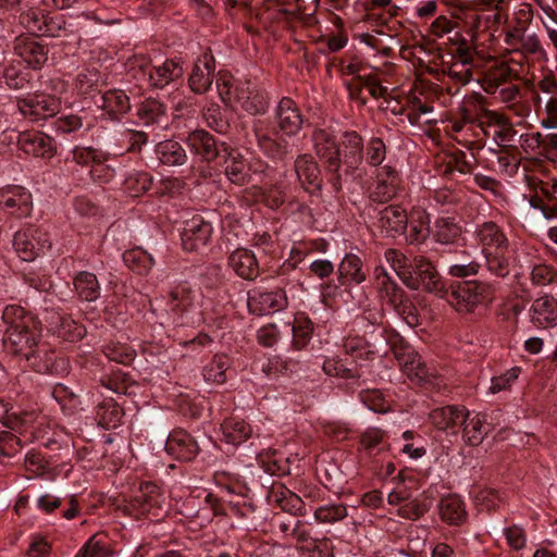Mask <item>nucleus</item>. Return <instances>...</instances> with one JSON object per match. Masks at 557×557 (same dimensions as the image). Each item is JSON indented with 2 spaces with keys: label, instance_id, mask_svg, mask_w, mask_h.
Segmentation results:
<instances>
[{
  "label": "nucleus",
  "instance_id": "c9c22d12",
  "mask_svg": "<svg viewBox=\"0 0 557 557\" xmlns=\"http://www.w3.org/2000/svg\"><path fill=\"white\" fill-rule=\"evenodd\" d=\"M123 260L129 270L140 275L147 274L154 264L153 258L139 247L126 250Z\"/></svg>",
  "mask_w": 557,
  "mask_h": 557
},
{
  "label": "nucleus",
  "instance_id": "aec40b11",
  "mask_svg": "<svg viewBox=\"0 0 557 557\" xmlns=\"http://www.w3.org/2000/svg\"><path fill=\"white\" fill-rule=\"evenodd\" d=\"M186 144L194 153L206 161H212L223 152L222 144L219 146L213 136L203 129L189 133Z\"/></svg>",
  "mask_w": 557,
  "mask_h": 557
},
{
  "label": "nucleus",
  "instance_id": "4468645a",
  "mask_svg": "<svg viewBox=\"0 0 557 557\" xmlns=\"http://www.w3.org/2000/svg\"><path fill=\"white\" fill-rule=\"evenodd\" d=\"M214 69L215 62L211 53L205 52L200 55L196 60L188 77V86L190 90L198 95L206 94L212 84V74Z\"/></svg>",
  "mask_w": 557,
  "mask_h": 557
},
{
  "label": "nucleus",
  "instance_id": "39448f33",
  "mask_svg": "<svg viewBox=\"0 0 557 557\" xmlns=\"http://www.w3.org/2000/svg\"><path fill=\"white\" fill-rule=\"evenodd\" d=\"M311 140L317 156L324 161L326 171L334 174L332 180L334 189L339 190L342 185L338 171L342 160L341 149L337 145L334 133L326 128H315L312 133Z\"/></svg>",
  "mask_w": 557,
  "mask_h": 557
},
{
  "label": "nucleus",
  "instance_id": "6e6d98bb",
  "mask_svg": "<svg viewBox=\"0 0 557 557\" xmlns=\"http://www.w3.org/2000/svg\"><path fill=\"white\" fill-rule=\"evenodd\" d=\"M346 355L351 356L354 359H360L369 355L368 345L366 341L359 336H348L343 343Z\"/></svg>",
  "mask_w": 557,
  "mask_h": 557
},
{
  "label": "nucleus",
  "instance_id": "f704fd0d",
  "mask_svg": "<svg viewBox=\"0 0 557 557\" xmlns=\"http://www.w3.org/2000/svg\"><path fill=\"white\" fill-rule=\"evenodd\" d=\"M78 297L85 301H95L100 295V285L94 273L83 271L74 278Z\"/></svg>",
  "mask_w": 557,
  "mask_h": 557
},
{
  "label": "nucleus",
  "instance_id": "0e129e2a",
  "mask_svg": "<svg viewBox=\"0 0 557 557\" xmlns=\"http://www.w3.org/2000/svg\"><path fill=\"white\" fill-rule=\"evenodd\" d=\"M100 75L96 70H84L76 77V87L79 92L87 94L98 86Z\"/></svg>",
  "mask_w": 557,
  "mask_h": 557
},
{
  "label": "nucleus",
  "instance_id": "603ef678",
  "mask_svg": "<svg viewBox=\"0 0 557 557\" xmlns=\"http://www.w3.org/2000/svg\"><path fill=\"white\" fill-rule=\"evenodd\" d=\"M386 157V147L384 141L379 137L369 140L366 149V161L372 166L380 165Z\"/></svg>",
  "mask_w": 557,
  "mask_h": 557
},
{
  "label": "nucleus",
  "instance_id": "338daca9",
  "mask_svg": "<svg viewBox=\"0 0 557 557\" xmlns=\"http://www.w3.org/2000/svg\"><path fill=\"white\" fill-rule=\"evenodd\" d=\"M147 140V134L141 131L127 129L123 133V141L128 145L127 151L129 152H139Z\"/></svg>",
  "mask_w": 557,
  "mask_h": 557
},
{
  "label": "nucleus",
  "instance_id": "680f3d73",
  "mask_svg": "<svg viewBox=\"0 0 557 557\" xmlns=\"http://www.w3.org/2000/svg\"><path fill=\"white\" fill-rule=\"evenodd\" d=\"M109 550L106 545L91 536L85 545L78 550L75 557H108Z\"/></svg>",
  "mask_w": 557,
  "mask_h": 557
},
{
  "label": "nucleus",
  "instance_id": "72a5a7b5",
  "mask_svg": "<svg viewBox=\"0 0 557 557\" xmlns=\"http://www.w3.org/2000/svg\"><path fill=\"white\" fill-rule=\"evenodd\" d=\"M156 153L160 162L166 165H182L187 159L184 148L175 140L159 143L156 147Z\"/></svg>",
  "mask_w": 557,
  "mask_h": 557
},
{
  "label": "nucleus",
  "instance_id": "37998d69",
  "mask_svg": "<svg viewBox=\"0 0 557 557\" xmlns=\"http://www.w3.org/2000/svg\"><path fill=\"white\" fill-rule=\"evenodd\" d=\"M165 113L164 106L156 99H146L137 110L138 117L146 124L158 123Z\"/></svg>",
  "mask_w": 557,
  "mask_h": 557
},
{
  "label": "nucleus",
  "instance_id": "393cba45",
  "mask_svg": "<svg viewBox=\"0 0 557 557\" xmlns=\"http://www.w3.org/2000/svg\"><path fill=\"white\" fill-rule=\"evenodd\" d=\"M222 154L225 161V174L232 183L243 185L248 177V168L243 156L234 149L222 144Z\"/></svg>",
  "mask_w": 557,
  "mask_h": 557
},
{
  "label": "nucleus",
  "instance_id": "f257e3e1",
  "mask_svg": "<svg viewBox=\"0 0 557 557\" xmlns=\"http://www.w3.org/2000/svg\"><path fill=\"white\" fill-rule=\"evenodd\" d=\"M2 319L8 325L3 338L5 349L25 358L37 372L51 371L54 350L40 339L36 319L20 306H8Z\"/></svg>",
  "mask_w": 557,
  "mask_h": 557
},
{
  "label": "nucleus",
  "instance_id": "052dcab7",
  "mask_svg": "<svg viewBox=\"0 0 557 557\" xmlns=\"http://www.w3.org/2000/svg\"><path fill=\"white\" fill-rule=\"evenodd\" d=\"M42 35L50 37H60L67 34L66 21L63 15H47Z\"/></svg>",
  "mask_w": 557,
  "mask_h": 557
},
{
  "label": "nucleus",
  "instance_id": "4c0bfd02",
  "mask_svg": "<svg viewBox=\"0 0 557 557\" xmlns=\"http://www.w3.org/2000/svg\"><path fill=\"white\" fill-rule=\"evenodd\" d=\"M480 269V262L473 259L470 252L463 250L460 258L449 264L448 274L453 277L465 278L476 275Z\"/></svg>",
  "mask_w": 557,
  "mask_h": 557
},
{
  "label": "nucleus",
  "instance_id": "a18cd8bd",
  "mask_svg": "<svg viewBox=\"0 0 557 557\" xmlns=\"http://www.w3.org/2000/svg\"><path fill=\"white\" fill-rule=\"evenodd\" d=\"M216 89L224 104L233 110H236V85H234L232 76L227 74H220L219 78L216 79Z\"/></svg>",
  "mask_w": 557,
  "mask_h": 557
},
{
  "label": "nucleus",
  "instance_id": "c756f323",
  "mask_svg": "<svg viewBox=\"0 0 557 557\" xmlns=\"http://www.w3.org/2000/svg\"><path fill=\"white\" fill-rule=\"evenodd\" d=\"M384 257L405 285L408 287H417L418 283L413 277L412 271L413 261L410 262L409 259L397 249H387Z\"/></svg>",
  "mask_w": 557,
  "mask_h": 557
},
{
  "label": "nucleus",
  "instance_id": "1a4fd4ad",
  "mask_svg": "<svg viewBox=\"0 0 557 557\" xmlns=\"http://www.w3.org/2000/svg\"><path fill=\"white\" fill-rule=\"evenodd\" d=\"M248 309L252 314L265 315L283 310L287 306L284 290L262 292L253 289L248 294Z\"/></svg>",
  "mask_w": 557,
  "mask_h": 557
},
{
  "label": "nucleus",
  "instance_id": "20e7f679",
  "mask_svg": "<svg viewBox=\"0 0 557 557\" xmlns=\"http://www.w3.org/2000/svg\"><path fill=\"white\" fill-rule=\"evenodd\" d=\"M495 299V287L487 282L471 281L458 284L450 293L449 302L459 313H472Z\"/></svg>",
  "mask_w": 557,
  "mask_h": 557
},
{
  "label": "nucleus",
  "instance_id": "4be33fe9",
  "mask_svg": "<svg viewBox=\"0 0 557 557\" xmlns=\"http://www.w3.org/2000/svg\"><path fill=\"white\" fill-rule=\"evenodd\" d=\"M298 180L307 190H318L322 186L321 171L312 156L305 153L295 160Z\"/></svg>",
  "mask_w": 557,
  "mask_h": 557
},
{
  "label": "nucleus",
  "instance_id": "ddd939ff",
  "mask_svg": "<svg viewBox=\"0 0 557 557\" xmlns=\"http://www.w3.org/2000/svg\"><path fill=\"white\" fill-rule=\"evenodd\" d=\"M236 97L237 108H240L248 114H263L268 110L269 100L267 94L249 83L236 85Z\"/></svg>",
  "mask_w": 557,
  "mask_h": 557
},
{
  "label": "nucleus",
  "instance_id": "bb28decb",
  "mask_svg": "<svg viewBox=\"0 0 557 557\" xmlns=\"http://www.w3.org/2000/svg\"><path fill=\"white\" fill-rule=\"evenodd\" d=\"M483 116L488 126L495 125L498 127L495 137L500 146H510L515 141L517 131L505 114L493 110H485Z\"/></svg>",
  "mask_w": 557,
  "mask_h": 557
},
{
  "label": "nucleus",
  "instance_id": "c03bdc74",
  "mask_svg": "<svg viewBox=\"0 0 557 557\" xmlns=\"http://www.w3.org/2000/svg\"><path fill=\"white\" fill-rule=\"evenodd\" d=\"M106 357L114 362L129 364L136 357V350L128 345L121 343H110L103 347Z\"/></svg>",
  "mask_w": 557,
  "mask_h": 557
},
{
  "label": "nucleus",
  "instance_id": "69168bd1",
  "mask_svg": "<svg viewBox=\"0 0 557 557\" xmlns=\"http://www.w3.org/2000/svg\"><path fill=\"white\" fill-rule=\"evenodd\" d=\"M469 411L463 406L447 405L434 408L430 418H468Z\"/></svg>",
  "mask_w": 557,
  "mask_h": 557
},
{
  "label": "nucleus",
  "instance_id": "423d86ee",
  "mask_svg": "<svg viewBox=\"0 0 557 557\" xmlns=\"http://www.w3.org/2000/svg\"><path fill=\"white\" fill-rule=\"evenodd\" d=\"M393 352L401 371L409 380L418 384L438 386L437 376L433 370L426 367L421 356L409 345H395Z\"/></svg>",
  "mask_w": 557,
  "mask_h": 557
},
{
  "label": "nucleus",
  "instance_id": "3c124183",
  "mask_svg": "<svg viewBox=\"0 0 557 557\" xmlns=\"http://www.w3.org/2000/svg\"><path fill=\"white\" fill-rule=\"evenodd\" d=\"M48 14H45L40 10L30 9L21 14V23L30 33L41 34L45 28V23Z\"/></svg>",
  "mask_w": 557,
  "mask_h": 557
},
{
  "label": "nucleus",
  "instance_id": "79ce46f5",
  "mask_svg": "<svg viewBox=\"0 0 557 557\" xmlns=\"http://www.w3.org/2000/svg\"><path fill=\"white\" fill-rule=\"evenodd\" d=\"M529 277L532 286L544 287L557 283V271L546 263H536L530 268Z\"/></svg>",
  "mask_w": 557,
  "mask_h": 557
},
{
  "label": "nucleus",
  "instance_id": "cd10ccee",
  "mask_svg": "<svg viewBox=\"0 0 557 557\" xmlns=\"http://www.w3.org/2000/svg\"><path fill=\"white\" fill-rule=\"evenodd\" d=\"M438 512L441 518L449 524H460L467 517L465 503L456 494L442 497L438 504Z\"/></svg>",
  "mask_w": 557,
  "mask_h": 557
},
{
  "label": "nucleus",
  "instance_id": "6ab92c4d",
  "mask_svg": "<svg viewBox=\"0 0 557 557\" xmlns=\"http://www.w3.org/2000/svg\"><path fill=\"white\" fill-rule=\"evenodd\" d=\"M253 129L258 147L267 156L273 159H281L288 153V143L284 138L277 137L275 132L267 129L262 122L256 123Z\"/></svg>",
  "mask_w": 557,
  "mask_h": 557
},
{
  "label": "nucleus",
  "instance_id": "5701e85b",
  "mask_svg": "<svg viewBox=\"0 0 557 557\" xmlns=\"http://www.w3.org/2000/svg\"><path fill=\"white\" fill-rule=\"evenodd\" d=\"M183 73L182 63L177 60L169 59L159 65L152 66V71H149V82L156 88H163L181 78Z\"/></svg>",
  "mask_w": 557,
  "mask_h": 557
},
{
  "label": "nucleus",
  "instance_id": "49530a36",
  "mask_svg": "<svg viewBox=\"0 0 557 557\" xmlns=\"http://www.w3.org/2000/svg\"><path fill=\"white\" fill-rule=\"evenodd\" d=\"M312 334V323L307 318H297L293 325V346L301 350L304 349Z\"/></svg>",
  "mask_w": 557,
  "mask_h": 557
},
{
  "label": "nucleus",
  "instance_id": "ea45409f",
  "mask_svg": "<svg viewBox=\"0 0 557 557\" xmlns=\"http://www.w3.org/2000/svg\"><path fill=\"white\" fill-rule=\"evenodd\" d=\"M230 367V359L225 355H215L203 368V377L207 382L223 384L226 382V370Z\"/></svg>",
  "mask_w": 557,
  "mask_h": 557
},
{
  "label": "nucleus",
  "instance_id": "58836bf2",
  "mask_svg": "<svg viewBox=\"0 0 557 557\" xmlns=\"http://www.w3.org/2000/svg\"><path fill=\"white\" fill-rule=\"evenodd\" d=\"M101 99L103 110L112 116L126 113L131 108L129 99L122 90L106 91Z\"/></svg>",
  "mask_w": 557,
  "mask_h": 557
},
{
  "label": "nucleus",
  "instance_id": "09e8293b",
  "mask_svg": "<svg viewBox=\"0 0 557 557\" xmlns=\"http://www.w3.org/2000/svg\"><path fill=\"white\" fill-rule=\"evenodd\" d=\"M361 401L374 413H386L389 409L388 401L377 389L363 391L360 394Z\"/></svg>",
  "mask_w": 557,
  "mask_h": 557
},
{
  "label": "nucleus",
  "instance_id": "9d476101",
  "mask_svg": "<svg viewBox=\"0 0 557 557\" xmlns=\"http://www.w3.org/2000/svg\"><path fill=\"white\" fill-rule=\"evenodd\" d=\"M400 186L398 172L391 165L380 168L370 191V198L376 202H387L397 195Z\"/></svg>",
  "mask_w": 557,
  "mask_h": 557
},
{
  "label": "nucleus",
  "instance_id": "de8ad7c7",
  "mask_svg": "<svg viewBox=\"0 0 557 557\" xmlns=\"http://www.w3.org/2000/svg\"><path fill=\"white\" fill-rule=\"evenodd\" d=\"M463 437L470 445L480 444L487 433V425L482 420H462Z\"/></svg>",
  "mask_w": 557,
  "mask_h": 557
},
{
  "label": "nucleus",
  "instance_id": "9b49d317",
  "mask_svg": "<svg viewBox=\"0 0 557 557\" xmlns=\"http://www.w3.org/2000/svg\"><path fill=\"white\" fill-rule=\"evenodd\" d=\"M0 208L17 218L27 216L32 211V195L22 186L1 188Z\"/></svg>",
  "mask_w": 557,
  "mask_h": 557
},
{
  "label": "nucleus",
  "instance_id": "6e6552de",
  "mask_svg": "<svg viewBox=\"0 0 557 557\" xmlns=\"http://www.w3.org/2000/svg\"><path fill=\"white\" fill-rule=\"evenodd\" d=\"M60 100L51 95L37 94L17 100L18 111L32 121L47 119L60 111Z\"/></svg>",
  "mask_w": 557,
  "mask_h": 557
},
{
  "label": "nucleus",
  "instance_id": "8fccbe9b",
  "mask_svg": "<svg viewBox=\"0 0 557 557\" xmlns=\"http://www.w3.org/2000/svg\"><path fill=\"white\" fill-rule=\"evenodd\" d=\"M151 180L147 173L140 172L129 175L124 186L126 191L133 196L138 197L150 188Z\"/></svg>",
  "mask_w": 557,
  "mask_h": 557
},
{
  "label": "nucleus",
  "instance_id": "13d9d810",
  "mask_svg": "<svg viewBox=\"0 0 557 557\" xmlns=\"http://www.w3.org/2000/svg\"><path fill=\"white\" fill-rule=\"evenodd\" d=\"M323 371L329 376H335V377H352L355 376V370L351 368H348L342 360L332 358L326 359L323 362Z\"/></svg>",
  "mask_w": 557,
  "mask_h": 557
},
{
  "label": "nucleus",
  "instance_id": "7c9ffc66",
  "mask_svg": "<svg viewBox=\"0 0 557 557\" xmlns=\"http://www.w3.org/2000/svg\"><path fill=\"white\" fill-rule=\"evenodd\" d=\"M343 162L350 169H356L362 160V138L356 132H346L342 141Z\"/></svg>",
  "mask_w": 557,
  "mask_h": 557
},
{
  "label": "nucleus",
  "instance_id": "a211bd4d",
  "mask_svg": "<svg viewBox=\"0 0 557 557\" xmlns=\"http://www.w3.org/2000/svg\"><path fill=\"white\" fill-rule=\"evenodd\" d=\"M413 277L418 285L411 289H423L431 293L442 292L444 284L435 267L424 257H416L412 264Z\"/></svg>",
  "mask_w": 557,
  "mask_h": 557
},
{
  "label": "nucleus",
  "instance_id": "a878e982",
  "mask_svg": "<svg viewBox=\"0 0 557 557\" xmlns=\"http://www.w3.org/2000/svg\"><path fill=\"white\" fill-rule=\"evenodd\" d=\"M50 320L52 332L63 341L77 342L82 339L86 333L85 327L71 317L53 313Z\"/></svg>",
  "mask_w": 557,
  "mask_h": 557
},
{
  "label": "nucleus",
  "instance_id": "4d7b16f0",
  "mask_svg": "<svg viewBox=\"0 0 557 557\" xmlns=\"http://www.w3.org/2000/svg\"><path fill=\"white\" fill-rule=\"evenodd\" d=\"M424 214L420 213L419 220H411L407 239L410 244L420 243L429 236V222L424 221Z\"/></svg>",
  "mask_w": 557,
  "mask_h": 557
},
{
  "label": "nucleus",
  "instance_id": "b1692460",
  "mask_svg": "<svg viewBox=\"0 0 557 557\" xmlns=\"http://www.w3.org/2000/svg\"><path fill=\"white\" fill-rule=\"evenodd\" d=\"M228 263L236 274L245 280H255L259 275L256 256L248 249H236L228 258Z\"/></svg>",
  "mask_w": 557,
  "mask_h": 557
},
{
  "label": "nucleus",
  "instance_id": "0eeeda50",
  "mask_svg": "<svg viewBox=\"0 0 557 557\" xmlns=\"http://www.w3.org/2000/svg\"><path fill=\"white\" fill-rule=\"evenodd\" d=\"M13 246L24 261H33L51 247L49 234L37 226H28L14 235Z\"/></svg>",
  "mask_w": 557,
  "mask_h": 557
},
{
  "label": "nucleus",
  "instance_id": "f3484780",
  "mask_svg": "<svg viewBox=\"0 0 557 557\" xmlns=\"http://www.w3.org/2000/svg\"><path fill=\"white\" fill-rule=\"evenodd\" d=\"M15 53L33 69H40L48 60V49L36 38L21 36L14 42Z\"/></svg>",
  "mask_w": 557,
  "mask_h": 557
},
{
  "label": "nucleus",
  "instance_id": "dca6fc26",
  "mask_svg": "<svg viewBox=\"0 0 557 557\" xmlns=\"http://www.w3.org/2000/svg\"><path fill=\"white\" fill-rule=\"evenodd\" d=\"M275 117L278 129L287 136L296 135L302 127V114L296 102L290 98L281 99Z\"/></svg>",
  "mask_w": 557,
  "mask_h": 557
},
{
  "label": "nucleus",
  "instance_id": "774afa93",
  "mask_svg": "<svg viewBox=\"0 0 557 557\" xmlns=\"http://www.w3.org/2000/svg\"><path fill=\"white\" fill-rule=\"evenodd\" d=\"M545 117L542 119L541 125L544 128H557V98H547L544 107Z\"/></svg>",
  "mask_w": 557,
  "mask_h": 557
},
{
  "label": "nucleus",
  "instance_id": "473e14b6",
  "mask_svg": "<svg viewBox=\"0 0 557 557\" xmlns=\"http://www.w3.org/2000/svg\"><path fill=\"white\" fill-rule=\"evenodd\" d=\"M20 144L26 153L35 157L51 158L53 156L50 138L41 134L23 135Z\"/></svg>",
  "mask_w": 557,
  "mask_h": 557
},
{
  "label": "nucleus",
  "instance_id": "c85d7f7f",
  "mask_svg": "<svg viewBox=\"0 0 557 557\" xmlns=\"http://www.w3.org/2000/svg\"><path fill=\"white\" fill-rule=\"evenodd\" d=\"M367 273L361 259L352 253L346 255L338 267V281L342 285L360 284L366 281Z\"/></svg>",
  "mask_w": 557,
  "mask_h": 557
},
{
  "label": "nucleus",
  "instance_id": "e2e57ef3",
  "mask_svg": "<svg viewBox=\"0 0 557 557\" xmlns=\"http://www.w3.org/2000/svg\"><path fill=\"white\" fill-rule=\"evenodd\" d=\"M346 516V509L342 506H324L314 511V518L319 522H335Z\"/></svg>",
  "mask_w": 557,
  "mask_h": 557
},
{
  "label": "nucleus",
  "instance_id": "2eb2a0df",
  "mask_svg": "<svg viewBox=\"0 0 557 557\" xmlns=\"http://www.w3.org/2000/svg\"><path fill=\"white\" fill-rule=\"evenodd\" d=\"M377 228L387 237H396L408 226V215L404 208L397 205L385 207L379 212Z\"/></svg>",
  "mask_w": 557,
  "mask_h": 557
},
{
  "label": "nucleus",
  "instance_id": "2f4dec72",
  "mask_svg": "<svg viewBox=\"0 0 557 557\" xmlns=\"http://www.w3.org/2000/svg\"><path fill=\"white\" fill-rule=\"evenodd\" d=\"M462 226L453 218H440L435 222L434 238L437 243L455 244L462 236Z\"/></svg>",
  "mask_w": 557,
  "mask_h": 557
},
{
  "label": "nucleus",
  "instance_id": "bf43d9fd",
  "mask_svg": "<svg viewBox=\"0 0 557 557\" xmlns=\"http://www.w3.org/2000/svg\"><path fill=\"white\" fill-rule=\"evenodd\" d=\"M203 117L207 122V125L219 133H224L228 127V124L223 119L220 107L218 104H212L207 108L206 112L203 113Z\"/></svg>",
  "mask_w": 557,
  "mask_h": 557
},
{
  "label": "nucleus",
  "instance_id": "f8f14e48",
  "mask_svg": "<svg viewBox=\"0 0 557 557\" xmlns=\"http://www.w3.org/2000/svg\"><path fill=\"white\" fill-rule=\"evenodd\" d=\"M212 234V226L201 216H194L186 222L182 233V245L186 251L203 248Z\"/></svg>",
  "mask_w": 557,
  "mask_h": 557
},
{
  "label": "nucleus",
  "instance_id": "864d4df0",
  "mask_svg": "<svg viewBox=\"0 0 557 557\" xmlns=\"http://www.w3.org/2000/svg\"><path fill=\"white\" fill-rule=\"evenodd\" d=\"M157 486L151 483H146L139 493L135 497V502L139 504L141 513H150L153 506L157 505L158 499L157 495H154Z\"/></svg>",
  "mask_w": 557,
  "mask_h": 557
},
{
  "label": "nucleus",
  "instance_id": "7ed1b4c3",
  "mask_svg": "<svg viewBox=\"0 0 557 557\" xmlns=\"http://www.w3.org/2000/svg\"><path fill=\"white\" fill-rule=\"evenodd\" d=\"M474 239L481 247L486 271L495 277L505 278L511 271L510 240L505 230L494 221L476 225Z\"/></svg>",
  "mask_w": 557,
  "mask_h": 557
},
{
  "label": "nucleus",
  "instance_id": "f03ea898",
  "mask_svg": "<svg viewBox=\"0 0 557 557\" xmlns=\"http://www.w3.org/2000/svg\"><path fill=\"white\" fill-rule=\"evenodd\" d=\"M210 300H205L198 289L181 284L170 290L166 306V322L174 325L196 326L201 323L211 324L215 321L209 310Z\"/></svg>",
  "mask_w": 557,
  "mask_h": 557
},
{
  "label": "nucleus",
  "instance_id": "a19ab883",
  "mask_svg": "<svg viewBox=\"0 0 557 557\" xmlns=\"http://www.w3.org/2000/svg\"><path fill=\"white\" fill-rule=\"evenodd\" d=\"M106 160V153L98 149H95L92 147L76 146L71 151V158H67L66 162L72 161L81 166H90L91 169L96 162Z\"/></svg>",
  "mask_w": 557,
  "mask_h": 557
},
{
  "label": "nucleus",
  "instance_id": "5fc2aeb1",
  "mask_svg": "<svg viewBox=\"0 0 557 557\" xmlns=\"http://www.w3.org/2000/svg\"><path fill=\"white\" fill-rule=\"evenodd\" d=\"M519 374L520 368L515 367L498 376H494L491 381L490 392L496 394L510 388Z\"/></svg>",
  "mask_w": 557,
  "mask_h": 557
},
{
  "label": "nucleus",
  "instance_id": "412c9836",
  "mask_svg": "<svg viewBox=\"0 0 557 557\" xmlns=\"http://www.w3.org/2000/svg\"><path fill=\"white\" fill-rule=\"evenodd\" d=\"M531 322L542 329L557 324V301L548 295L536 298L530 308Z\"/></svg>",
  "mask_w": 557,
  "mask_h": 557
},
{
  "label": "nucleus",
  "instance_id": "e433bc0d",
  "mask_svg": "<svg viewBox=\"0 0 557 557\" xmlns=\"http://www.w3.org/2000/svg\"><path fill=\"white\" fill-rule=\"evenodd\" d=\"M226 443L238 445L251 434V428L246 420H223L221 424Z\"/></svg>",
  "mask_w": 557,
  "mask_h": 557
}]
</instances>
